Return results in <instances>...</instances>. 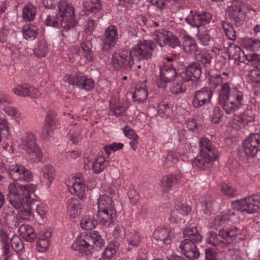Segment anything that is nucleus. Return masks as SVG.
<instances>
[{
	"label": "nucleus",
	"instance_id": "f257e3e1",
	"mask_svg": "<svg viewBox=\"0 0 260 260\" xmlns=\"http://www.w3.org/2000/svg\"><path fill=\"white\" fill-rule=\"evenodd\" d=\"M221 75L212 77L210 82L215 87L220 85L218 103L226 114H232L246 105V100L243 91L228 82L223 83Z\"/></svg>",
	"mask_w": 260,
	"mask_h": 260
},
{
	"label": "nucleus",
	"instance_id": "f03ea898",
	"mask_svg": "<svg viewBox=\"0 0 260 260\" xmlns=\"http://www.w3.org/2000/svg\"><path fill=\"white\" fill-rule=\"evenodd\" d=\"M36 186L32 184L22 185L18 183H12L8 186L7 199L10 204L15 209L22 207L23 204H28L31 200L30 194L34 193Z\"/></svg>",
	"mask_w": 260,
	"mask_h": 260
},
{
	"label": "nucleus",
	"instance_id": "7ed1b4c3",
	"mask_svg": "<svg viewBox=\"0 0 260 260\" xmlns=\"http://www.w3.org/2000/svg\"><path fill=\"white\" fill-rule=\"evenodd\" d=\"M183 234L186 239L181 242L180 245L181 252L190 260L197 259L200 253L197 244L202 241V236L194 227L184 229Z\"/></svg>",
	"mask_w": 260,
	"mask_h": 260
},
{
	"label": "nucleus",
	"instance_id": "20e7f679",
	"mask_svg": "<svg viewBox=\"0 0 260 260\" xmlns=\"http://www.w3.org/2000/svg\"><path fill=\"white\" fill-rule=\"evenodd\" d=\"M104 241L97 231L87 232L80 236L75 249L83 253L89 248L99 250L104 246Z\"/></svg>",
	"mask_w": 260,
	"mask_h": 260
},
{
	"label": "nucleus",
	"instance_id": "39448f33",
	"mask_svg": "<svg viewBox=\"0 0 260 260\" xmlns=\"http://www.w3.org/2000/svg\"><path fill=\"white\" fill-rule=\"evenodd\" d=\"M37 138L32 132H26L21 138L19 145L31 159L38 162L42 161V152L37 142Z\"/></svg>",
	"mask_w": 260,
	"mask_h": 260
},
{
	"label": "nucleus",
	"instance_id": "423d86ee",
	"mask_svg": "<svg viewBox=\"0 0 260 260\" xmlns=\"http://www.w3.org/2000/svg\"><path fill=\"white\" fill-rule=\"evenodd\" d=\"M156 47V43L151 40H144L134 46L130 52L135 61L147 60L151 58L152 53Z\"/></svg>",
	"mask_w": 260,
	"mask_h": 260
},
{
	"label": "nucleus",
	"instance_id": "0eeeda50",
	"mask_svg": "<svg viewBox=\"0 0 260 260\" xmlns=\"http://www.w3.org/2000/svg\"><path fill=\"white\" fill-rule=\"evenodd\" d=\"M200 155L197 158L198 162H201L202 159L204 162H210L218 160V152L213 146L210 140L203 137L199 140Z\"/></svg>",
	"mask_w": 260,
	"mask_h": 260
},
{
	"label": "nucleus",
	"instance_id": "6e6552de",
	"mask_svg": "<svg viewBox=\"0 0 260 260\" xmlns=\"http://www.w3.org/2000/svg\"><path fill=\"white\" fill-rule=\"evenodd\" d=\"M135 61V58L133 57L130 51L123 50L113 54L111 64L116 70L128 71L132 70Z\"/></svg>",
	"mask_w": 260,
	"mask_h": 260
},
{
	"label": "nucleus",
	"instance_id": "1a4fd4ad",
	"mask_svg": "<svg viewBox=\"0 0 260 260\" xmlns=\"http://www.w3.org/2000/svg\"><path fill=\"white\" fill-rule=\"evenodd\" d=\"M64 80L70 85L87 92L91 91L95 86V82L93 79L80 73L73 72L70 75H66Z\"/></svg>",
	"mask_w": 260,
	"mask_h": 260
},
{
	"label": "nucleus",
	"instance_id": "9d476101",
	"mask_svg": "<svg viewBox=\"0 0 260 260\" xmlns=\"http://www.w3.org/2000/svg\"><path fill=\"white\" fill-rule=\"evenodd\" d=\"M233 205L238 211L252 214L259 208L260 197L258 196H249L233 202Z\"/></svg>",
	"mask_w": 260,
	"mask_h": 260
},
{
	"label": "nucleus",
	"instance_id": "9b49d317",
	"mask_svg": "<svg viewBox=\"0 0 260 260\" xmlns=\"http://www.w3.org/2000/svg\"><path fill=\"white\" fill-rule=\"evenodd\" d=\"M250 6L243 4L239 5L234 3L228 9V12L231 21L237 26H240L243 23L246 11L252 10Z\"/></svg>",
	"mask_w": 260,
	"mask_h": 260
},
{
	"label": "nucleus",
	"instance_id": "f8f14e48",
	"mask_svg": "<svg viewBox=\"0 0 260 260\" xmlns=\"http://www.w3.org/2000/svg\"><path fill=\"white\" fill-rule=\"evenodd\" d=\"M58 14L63 18L71 28L74 27L77 23L74 17V10L72 4L66 0H60L58 4Z\"/></svg>",
	"mask_w": 260,
	"mask_h": 260
},
{
	"label": "nucleus",
	"instance_id": "ddd939ff",
	"mask_svg": "<svg viewBox=\"0 0 260 260\" xmlns=\"http://www.w3.org/2000/svg\"><path fill=\"white\" fill-rule=\"evenodd\" d=\"M170 66L160 67L159 76H157L155 79L159 88H166L167 84L178 76L175 67L172 64Z\"/></svg>",
	"mask_w": 260,
	"mask_h": 260
},
{
	"label": "nucleus",
	"instance_id": "4468645a",
	"mask_svg": "<svg viewBox=\"0 0 260 260\" xmlns=\"http://www.w3.org/2000/svg\"><path fill=\"white\" fill-rule=\"evenodd\" d=\"M212 19L211 15L207 12H197L190 11V13L185 18V21L192 27L199 28L202 25L208 24Z\"/></svg>",
	"mask_w": 260,
	"mask_h": 260
},
{
	"label": "nucleus",
	"instance_id": "2eb2a0df",
	"mask_svg": "<svg viewBox=\"0 0 260 260\" xmlns=\"http://www.w3.org/2000/svg\"><path fill=\"white\" fill-rule=\"evenodd\" d=\"M8 174L15 180L29 182L33 179L30 171L20 164H16L10 166Z\"/></svg>",
	"mask_w": 260,
	"mask_h": 260
},
{
	"label": "nucleus",
	"instance_id": "dca6fc26",
	"mask_svg": "<svg viewBox=\"0 0 260 260\" xmlns=\"http://www.w3.org/2000/svg\"><path fill=\"white\" fill-rule=\"evenodd\" d=\"M213 91L209 87H203L194 92L192 104L195 108H200L208 104L211 101Z\"/></svg>",
	"mask_w": 260,
	"mask_h": 260
},
{
	"label": "nucleus",
	"instance_id": "f3484780",
	"mask_svg": "<svg viewBox=\"0 0 260 260\" xmlns=\"http://www.w3.org/2000/svg\"><path fill=\"white\" fill-rule=\"evenodd\" d=\"M202 74L201 66L198 63L192 62L188 64L185 70L180 74V77L185 82L196 81Z\"/></svg>",
	"mask_w": 260,
	"mask_h": 260
},
{
	"label": "nucleus",
	"instance_id": "a211bd4d",
	"mask_svg": "<svg viewBox=\"0 0 260 260\" xmlns=\"http://www.w3.org/2000/svg\"><path fill=\"white\" fill-rule=\"evenodd\" d=\"M118 39L119 34L117 26L113 25L109 26L105 29L101 38V41L104 44L103 47H107L108 49L113 47Z\"/></svg>",
	"mask_w": 260,
	"mask_h": 260
},
{
	"label": "nucleus",
	"instance_id": "6ab92c4d",
	"mask_svg": "<svg viewBox=\"0 0 260 260\" xmlns=\"http://www.w3.org/2000/svg\"><path fill=\"white\" fill-rule=\"evenodd\" d=\"M13 92L22 97L30 96L37 98L40 95L39 90L27 83H21L16 85L12 88Z\"/></svg>",
	"mask_w": 260,
	"mask_h": 260
},
{
	"label": "nucleus",
	"instance_id": "aec40b11",
	"mask_svg": "<svg viewBox=\"0 0 260 260\" xmlns=\"http://www.w3.org/2000/svg\"><path fill=\"white\" fill-rule=\"evenodd\" d=\"M222 47L226 48L229 55L236 60L241 62H244V58L246 54L241 50V48L234 43L223 42L222 45H220L218 50L222 49Z\"/></svg>",
	"mask_w": 260,
	"mask_h": 260
},
{
	"label": "nucleus",
	"instance_id": "412c9836",
	"mask_svg": "<svg viewBox=\"0 0 260 260\" xmlns=\"http://www.w3.org/2000/svg\"><path fill=\"white\" fill-rule=\"evenodd\" d=\"M31 203V200L28 201V204L26 203L23 204L22 207L19 209L20 210L18 213L16 214V216H13L15 213L14 211L10 210L9 212L7 213L5 216V218L7 219V221L8 222L9 218L11 217L13 218L16 217L17 221H18L20 220H28L30 217L32 215L30 207Z\"/></svg>",
	"mask_w": 260,
	"mask_h": 260
},
{
	"label": "nucleus",
	"instance_id": "4be33fe9",
	"mask_svg": "<svg viewBox=\"0 0 260 260\" xmlns=\"http://www.w3.org/2000/svg\"><path fill=\"white\" fill-rule=\"evenodd\" d=\"M67 23V21H65L63 18H61L58 13L49 14L45 21V24L46 26L62 28V31H67L71 28Z\"/></svg>",
	"mask_w": 260,
	"mask_h": 260
},
{
	"label": "nucleus",
	"instance_id": "5701e85b",
	"mask_svg": "<svg viewBox=\"0 0 260 260\" xmlns=\"http://www.w3.org/2000/svg\"><path fill=\"white\" fill-rule=\"evenodd\" d=\"M174 236L172 230L164 228L156 229L153 234V238L157 242L166 244H169L172 242Z\"/></svg>",
	"mask_w": 260,
	"mask_h": 260
},
{
	"label": "nucleus",
	"instance_id": "b1692460",
	"mask_svg": "<svg viewBox=\"0 0 260 260\" xmlns=\"http://www.w3.org/2000/svg\"><path fill=\"white\" fill-rule=\"evenodd\" d=\"M115 210H99L97 213V220L102 225L110 226L116 219Z\"/></svg>",
	"mask_w": 260,
	"mask_h": 260
},
{
	"label": "nucleus",
	"instance_id": "393cba45",
	"mask_svg": "<svg viewBox=\"0 0 260 260\" xmlns=\"http://www.w3.org/2000/svg\"><path fill=\"white\" fill-rule=\"evenodd\" d=\"M183 49L187 53H195L198 50V45L194 39L185 30L181 31Z\"/></svg>",
	"mask_w": 260,
	"mask_h": 260
},
{
	"label": "nucleus",
	"instance_id": "a878e982",
	"mask_svg": "<svg viewBox=\"0 0 260 260\" xmlns=\"http://www.w3.org/2000/svg\"><path fill=\"white\" fill-rule=\"evenodd\" d=\"M179 206H175L173 210L171 212L169 220L171 222L183 225L188 222L190 220L189 216L183 214L180 212L182 211Z\"/></svg>",
	"mask_w": 260,
	"mask_h": 260
},
{
	"label": "nucleus",
	"instance_id": "bb28decb",
	"mask_svg": "<svg viewBox=\"0 0 260 260\" xmlns=\"http://www.w3.org/2000/svg\"><path fill=\"white\" fill-rule=\"evenodd\" d=\"M220 234L225 238V242L228 243L229 246H231L236 241V237L240 234V231L236 227L222 228L220 230Z\"/></svg>",
	"mask_w": 260,
	"mask_h": 260
},
{
	"label": "nucleus",
	"instance_id": "cd10ccee",
	"mask_svg": "<svg viewBox=\"0 0 260 260\" xmlns=\"http://www.w3.org/2000/svg\"><path fill=\"white\" fill-rule=\"evenodd\" d=\"M157 114L165 118L172 116L173 114L172 105L166 100L161 101L157 105Z\"/></svg>",
	"mask_w": 260,
	"mask_h": 260
},
{
	"label": "nucleus",
	"instance_id": "c85d7f7f",
	"mask_svg": "<svg viewBox=\"0 0 260 260\" xmlns=\"http://www.w3.org/2000/svg\"><path fill=\"white\" fill-rule=\"evenodd\" d=\"M127 109V107L120 102L113 103V101H111L109 104V115L118 117L123 115Z\"/></svg>",
	"mask_w": 260,
	"mask_h": 260
},
{
	"label": "nucleus",
	"instance_id": "c756f323",
	"mask_svg": "<svg viewBox=\"0 0 260 260\" xmlns=\"http://www.w3.org/2000/svg\"><path fill=\"white\" fill-rule=\"evenodd\" d=\"M19 231L22 237L28 242H32L37 237L34 229L29 225H21L19 228Z\"/></svg>",
	"mask_w": 260,
	"mask_h": 260
},
{
	"label": "nucleus",
	"instance_id": "7c9ffc66",
	"mask_svg": "<svg viewBox=\"0 0 260 260\" xmlns=\"http://www.w3.org/2000/svg\"><path fill=\"white\" fill-rule=\"evenodd\" d=\"M170 32L164 28L155 30L153 34L152 37L155 40L158 45L160 47H163L167 44L168 36Z\"/></svg>",
	"mask_w": 260,
	"mask_h": 260
},
{
	"label": "nucleus",
	"instance_id": "2f4dec72",
	"mask_svg": "<svg viewBox=\"0 0 260 260\" xmlns=\"http://www.w3.org/2000/svg\"><path fill=\"white\" fill-rule=\"evenodd\" d=\"M216 32V29L215 28H211L209 30H206L204 31H201L198 29L197 36L199 43L203 46H208L212 40L211 34Z\"/></svg>",
	"mask_w": 260,
	"mask_h": 260
},
{
	"label": "nucleus",
	"instance_id": "473e14b6",
	"mask_svg": "<svg viewBox=\"0 0 260 260\" xmlns=\"http://www.w3.org/2000/svg\"><path fill=\"white\" fill-rule=\"evenodd\" d=\"M98 205L99 210H115L111 198L107 196H101L98 200Z\"/></svg>",
	"mask_w": 260,
	"mask_h": 260
},
{
	"label": "nucleus",
	"instance_id": "72a5a7b5",
	"mask_svg": "<svg viewBox=\"0 0 260 260\" xmlns=\"http://www.w3.org/2000/svg\"><path fill=\"white\" fill-rule=\"evenodd\" d=\"M37 12V7L30 3L26 4L23 8L22 18L26 21L34 20Z\"/></svg>",
	"mask_w": 260,
	"mask_h": 260
},
{
	"label": "nucleus",
	"instance_id": "f704fd0d",
	"mask_svg": "<svg viewBox=\"0 0 260 260\" xmlns=\"http://www.w3.org/2000/svg\"><path fill=\"white\" fill-rule=\"evenodd\" d=\"M148 96V91L145 83H142L139 87H137L133 94L134 101L141 103L145 101Z\"/></svg>",
	"mask_w": 260,
	"mask_h": 260
},
{
	"label": "nucleus",
	"instance_id": "c9c22d12",
	"mask_svg": "<svg viewBox=\"0 0 260 260\" xmlns=\"http://www.w3.org/2000/svg\"><path fill=\"white\" fill-rule=\"evenodd\" d=\"M22 32L26 40H33L38 35V28L34 24L25 25L23 26Z\"/></svg>",
	"mask_w": 260,
	"mask_h": 260
},
{
	"label": "nucleus",
	"instance_id": "e433bc0d",
	"mask_svg": "<svg viewBox=\"0 0 260 260\" xmlns=\"http://www.w3.org/2000/svg\"><path fill=\"white\" fill-rule=\"evenodd\" d=\"M212 56L206 51H202L196 55V60L198 64L202 65L204 68H209L211 66Z\"/></svg>",
	"mask_w": 260,
	"mask_h": 260
},
{
	"label": "nucleus",
	"instance_id": "4c0bfd02",
	"mask_svg": "<svg viewBox=\"0 0 260 260\" xmlns=\"http://www.w3.org/2000/svg\"><path fill=\"white\" fill-rule=\"evenodd\" d=\"M43 178L46 180V185L49 187L55 176L54 168L50 165H45L42 169Z\"/></svg>",
	"mask_w": 260,
	"mask_h": 260
},
{
	"label": "nucleus",
	"instance_id": "58836bf2",
	"mask_svg": "<svg viewBox=\"0 0 260 260\" xmlns=\"http://www.w3.org/2000/svg\"><path fill=\"white\" fill-rule=\"evenodd\" d=\"M243 63L251 66L256 69L260 70V55L255 53L247 54Z\"/></svg>",
	"mask_w": 260,
	"mask_h": 260
},
{
	"label": "nucleus",
	"instance_id": "ea45409f",
	"mask_svg": "<svg viewBox=\"0 0 260 260\" xmlns=\"http://www.w3.org/2000/svg\"><path fill=\"white\" fill-rule=\"evenodd\" d=\"M183 81L181 78L174 80L170 86L171 92L174 94L184 93L186 91V86Z\"/></svg>",
	"mask_w": 260,
	"mask_h": 260
},
{
	"label": "nucleus",
	"instance_id": "a19ab883",
	"mask_svg": "<svg viewBox=\"0 0 260 260\" xmlns=\"http://www.w3.org/2000/svg\"><path fill=\"white\" fill-rule=\"evenodd\" d=\"M56 113L54 112H49L46 116L45 126L43 128V131L46 132L47 135H49L51 128L56 125L57 122Z\"/></svg>",
	"mask_w": 260,
	"mask_h": 260
},
{
	"label": "nucleus",
	"instance_id": "79ce46f5",
	"mask_svg": "<svg viewBox=\"0 0 260 260\" xmlns=\"http://www.w3.org/2000/svg\"><path fill=\"white\" fill-rule=\"evenodd\" d=\"M80 47L83 51V55L88 62L93 61L94 57L91 50L92 44L89 41L83 42L80 44Z\"/></svg>",
	"mask_w": 260,
	"mask_h": 260
},
{
	"label": "nucleus",
	"instance_id": "37998d69",
	"mask_svg": "<svg viewBox=\"0 0 260 260\" xmlns=\"http://www.w3.org/2000/svg\"><path fill=\"white\" fill-rule=\"evenodd\" d=\"M85 9L89 12H99L102 9L100 0H90L83 2Z\"/></svg>",
	"mask_w": 260,
	"mask_h": 260
},
{
	"label": "nucleus",
	"instance_id": "c03bdc74",
	"mask_svg": "<svg viewBox=\"0 0 260 260\" xmlns=\"http://www.w3.org/2000/svg\"><path fill=\"white\" fill-rule=\"evenodd\" d=\"M221 27L222 28L225 36L229 40L232 41L236 40V31L230 22L224 20L222 21L221 22Z\"/></svg>",
	"mask_w": 260,
	"mask_h": 260
},
{
	"label": "nucleus",
	"instance_id": "a18cd8bd",
	"mask_svg": "<svg viewBox=\"0 0 260 260\" xmlns=\"http://www.w3.org/2000/svg\"><path fill=\"white\" fill-rule=\"evenodd\" d=\"M181 178V176L179 173L175 174H171L164 177L162 180V183L169 189H171L172 186L175 184Z\"/></svg>",
	"mask_w": 260,
	"mask_h": 260
},
{
	"label": "nucleus",
	"instance_id": "49530a36",
	"mask_svg": "<svg viewBox=\"0 0 260 260\" xmlns=\"http://www.w3.org/2000/svg\"><path fill=\"white\" fill-rule=\"evenodd\" d=\"M225 238L220 234V230L219 231L218 234H212L211 237L210 242L215 246H221L223 248H226L229 247L228 243L225 242Z\"/></svg>",
	"mask_w": 260,
	"mask_h": 260
},
{
	"label": "nucleus",
	"instance_id": "de8ad7c7",
	"mask_svg": "<svg viewBox=\"0 0 260 260\" xmlns=\"http://www.w3.org/2000/svg\"><path fill=\"white\" fill-rule=\"evenodd\" d=\"M10 243L11 248L16 253L21 252L24 250V246L23 242L20 238V237L17 235H14L10 240Z\"/></svg>",
	"mask_w": 260,
	"mask_h": 260
},
{
	"label": "nucleus",
	"instance_id": "09e8293b",
	"mask_svg": "<svg viewBox=\"0 0 260 260\" xmlns=\"http://www.w3.org/2000/svg\"><path fill=\"white\" fill-rule=\"evenodd\" d=\"M79 181L76 180L72 185L71 190L70 188V191L72 193H75L79 198H83L85 194V187L82 184L81 180L80 178H78Z\"/></svg>",
	"mask_w": 260,
	"mask_h": 260
},
{
	"label": "nucleus",
	"instance_id": "8fccbe9b",
	"mask_svg": "<svg viewBox=\"0 0 260 260\" xmlns=\"http://www.w3.org/2000/svg\"><path fill=\"white\" fill-rule=\"evenodd\" d=\"M67 207L71 215L78 214L80 208L79 201L76 198H71L67 202Z\"/></svg>",
	"mask_w": 260,
	"mask_h": 260
},
{
	"label": "nucleus",
	"instance_id": "3c124183",
	"mask_svg": "<svg viewBox=\"0 0 260 260\" xmlns=\"http://www.w3.org/2000/svg\"><path fill=\"white\" fill-rule=\"evenodd\" d=\"M34 51L35 54L38 57L45 56L48 52V47L46 43L44 41L39 42Z\"/></svg>",
	"mask_w": 260,
	"mask_h": 260
},
{
	"label": "nucleus",
	"instance_id": "603ef678",
	"mask_svg": "<svg viewBox=\"0 0 260 260\" xmlns=\"http://www.w3.org/2000/svg\"><path fill=\"white\" fill-rule=\"evenodd\" d=\"M243 45L247 50L255 51L260 47V41L257 39L248 38L244 41Z\"/></svg>",
	"mask_w": 260,
	"mask_h": 260
},
{
	"label": "nucleus",
	"instance_id": "864d4df0",
	"mask_svg": "<svg viewBox=\"0 0 260 260\" xmlns=\"http://www.w3.org/2000/svg\"><path fill=\"white\" fill-rule=\"evenodd\" d=\"M127 240L128 241L129 246L134 247H137L141 242L140 236L135 231H132L128 233Z\"/></svg>",
	"mask_w": 260,
	"mask_h": 260
},
{
	"label": "nucleus",
	"instance_id": "5fc2aeb1",
	"mask_svg": "<svg viewBox=\"0 0 260 260\" xmlns=\"http://www.w3.org/2000/svg\"><path fill=\"white\" fill-rule=\"evenodd\" d=\"M137 22L141 26L148 28L154 25L157 27L159 25L158 22L149 20L145 16L139 15L136 18Z\"/></svg>",
	"mask_w": 260,
	"mask_h": 260
},
{
	"label": "nucleus",
	"instance_id": "6e6d98bb",
	"mask_svg": "<svg viewBox=\"0 0 260 260\" xmlns=\"http://www.w3.org/2000/svg\"><path fill=\"white\" fill-rule=\"evenodd\" d=\"M96 222L92 219V216L88 215L85 216L80 221V225L82 228L86 230H90L95 226Z\"/></svg>",
	"mask_w": 260,
	"mask_h": 260
},
{
	"label": "nucleus",
	"instance_id": "4d7b16f0",
	"mask_svg": "<svg viewBox=\"0 0 260 260\" xmlns=\"http://www.w3.org/2000/svg\"><path fill=\"white\" fill-rule=\"evenodd\" d=\"M244 150L247 156L253 157L260 150H257V147H255L246 140L243 142Z\"/></svg>",
	"mask_w": 260,
	"mask_h": 260
},
{
	"label": "nucleus",
	"instance_id": "13d9d810",
	"mask_svg": "<svg viewBox=\"0 0 260 260\" xmlns=\"http://www.w3.org/2000/svg\"><path fill=\"white\" fill-rule=\"evenodd\" d=\"M117 9L119 11H125L132 7L133 0H117Z\"/></svg>",
	"mask_w": 260,
	"mask_h": 260
},
{
	"label": "nucleus",
	"instance_id": "bf43d9fd",
	"mask_svg": "<svg viewBox=\"0 0 260 260\" xmlns=\"http://www.w3.org/2000/svg\"><path fill=\"white\" fill-rule=\"evenodd\" d=\"M242 119V117L240 115H235L231 123L232 127L236 130H239L244 127L246 126V122H244Z\"/></svg>",
	"mask_w": 260,
	"mask_h": 260
},
{
	"label": "nucleus",
	"instance_id": "052dcab7",
	"mask_svg": "<svg viewBox=\"0 0 260 260\" xmlns=\"http://www.w3.org/2000/svg\"><path fill=\"white\" fill-rule=\"evenodd\" d=\"M79 48L76 46H72L68 50V57L71 62H74L80 58Z\"/></svg>",
	"mask_w": 260,
	"mask_h": 260
},
{
	"label": "nucleus",
	"instance_id": "680f3d73",
	"mask_svg": "<svg viewBox=\"0 0 260 260\" xmlns=\"http://www.w3.org/2000/svg\"><path fill=\"white\" fill-rule=\"evenodd\" d=\"M221 190L227 196L235 197L237 194L236 189L232 186L225 183L221 185Z\"/></svg>",
	"mask_w": 260,
	"mask_h": 260
},
{
	"label": "nucleus",
	"instance_id": "e2e57ef3",
	"mask_svg": "<svg viewBox=\"0 0 260 260\" xmlns=\"http://www.w3.org/2000/svg\"><path fill=\"white\" fill-rule=\"evenodd\" d=\"M4 112L8 115L11 116L16 121L20 119L19 114L17 112V110L13 107L6 106L3 109Z\"/></svg>",
	"mask_w": 260,
	"mask_h": 260
},
{
	"label": "nucleus",
	"instance_id": "0e129e2a",
	"mask_svg": "<svg viewBox=\"0 0 260 260\" xmlns=\"http://www.w3.org/2000/svg\"><path fill=\"white\" fill-rule=\"evenodd\" d=\"M167 44L170 47L174 48L176 47H180L181 46V42L177 37L170 32L168 36Z\"/></svg>",
	"mask_w": 260,
	"mask_h": 260
},
{
	"label": "nucleus",
	"instance_id": "69168bd1",
	"mask_svg": "<svg viewBox=\"0 0 260 260\" xmlns=\"http://www.w3.org/2000/svg\"><path fill=\"white\" fill-rule=\"evenodd\" d=\"M223 114V111L218 107H215L211 116V120L214 123H219Z\"/></svg>",
	"mask_w": 260,
	"mask_h": 260
},
{
	"label": "nucleus",
	"instance_id": "338daca9",
	"mask_svg": "<svg viewBox=\"0 0 260 260\" xmlns=\"http://www.w3.org/2000/svg\"><path fill=\"white\" fill-rule=\"evenodd\" d=\"M248 78L251 82L260 84V70H251L248 74Z\"/></svg>",
	"mask_w": 260,
	"mask_h": 260
},
{
	"label": "nucleus",
	"instance_id": "774afa93",
	"mask_svg": "<svg viewBox=\"0 0 260 260\" xmlns=\"http://www.w3.org/2000/svg\"><path fill=\"white\" fill-rule=\"evenodd\" d=\"M179 157V154L174 151H170L167 152L166 155L164 156V161L172 162L178 161V158Z\"/></svg>",
	"mask_w": 260,
	"mask_h": 260
}]
</instances>
